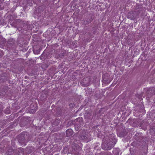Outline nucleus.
Here are the masks:
<instances>
[{"label":"nucleus","instance_id":"obj_1","mask_svg":"<svg viewBox=\"0 0 155 155\" xmlns=\"http://www.w3.org/2000/svg\"><path fill=\"white\" fill-rule=\"evenodd\" d=\"M135 12H130L128 13V18L131 19H133L135 18L137 16Z\"/></svg>","mask_w":155,"mask_h":155},{"label":"nucleus","instance_id":"obj_2","mask_svg":"<svg viewBox=\"0 0 155 155\" xmlns=\"http://www.w3.org/2000/svg\"><path fill=\"white\" fill-rule=\"evenodd\" d=\"M66 134L68 137H69L73 134V131L71 129H68L66 131Z\"/></svg>","mask_w":155,"mask_h":155},{"label":"nucleus","instance_id":"obj_3","mask_svg":"<svg viewBox=\"0 0 155 155\" xmlns=\"http://www.w3.org/2000/svg\"><path fill=\"white\" fill-rule=\"evenodd\" d=\"M86 79H87V80H88L89 79L88 78H86Z\"/></svg>","mask_w":155,"mask_h":155},{"label":"nucleus","instance_id":"obj_4","mask_svg":"<svg viewBox=\"0 0 155 155\" xmlns=\"http://www.w3.org/2000/svg\"><path fill=\"white\" fill-rule=\"evenodd\" d=\"M84 83H85V84H87V82H84Z\"/></svg>","mask_w":155,"mask_h":155},{"label":"nucleus","instance_id":"obj_5","mask_svg":"<svg viewBox=\"0 0 155 155\" xmlns=\"http://www.w3.org/2000/svg\"><path fill=\"white\" fill-rule=\"evenodd\" d=\"M35 111H36V110H34V112H35Z\"/></svg>","mask_w":155,"mask_h":155}]
</instances>
